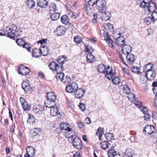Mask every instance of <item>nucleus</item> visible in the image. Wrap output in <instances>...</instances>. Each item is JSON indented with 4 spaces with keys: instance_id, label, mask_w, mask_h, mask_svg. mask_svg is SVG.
I'll list each match as a JSON object with an SVG mask.
<instances>
[{
    "instance_id": "nucleus-8",
    "label": "nucleus",
    "mask_w": 157,
    "mask_h": 157,
    "mask_svg": "<svg viewBox=\"0 0 157 157\" xmlns=\"http://www.w3.org/2000/svg\"><path fill=\"white\" fill-rule=\"evenodd\" d=\"M74 93L75 97L76 98L78 99H80L84 97L85 94V91L84 89L78 88Z\"/></svg>"
},
{
    "instance_id": "nucleus-7",
    "label": "nucleus",
    "mask_w": 157,
    "mask_h": 157,
    "mask_svg": "<svg viewBox=\"0 0 157 157\" xmlns=\"http://www.w3.org/2000/svg\"><path fill=\"white\" fill-rule=\"evenodd\" d=\"M72 143L73 145L75 148L79 150L82 149V143L80 139L75 137Z\"/></svg>"
},
{
    "instance_id": "nucleus-34",
    "label": "nucleus",
    "mask_w": 157,
    "mask_h": 157,
    "mask_svg": "<svg viewBox=\"0 0 157 157\" xmlns=\"http://www.w3.org/2000/svg\"><path fill=\"white\" fill-rule=\"evenodd\" d=\"M138 4H140V6L142 8H144L148 5V3L144 0H138L137 1Z\"/></svg>"
},
{
    "instance_id": "nucleus-31",
    "label": "nucleus",
    "mask_w": 157,
    "mask_h": 157,
    "mask_svg": "<svg viewBox=\"0 0 157 157\" xmlns=\"http://www.w3.org/2000/svg\"><path fill=\"white\" fill-rule=\"evenodd\" d=\"M67 58L66 57L64 56H60L57 60V62L61 65H62V64L67 61Z\"/></svg>"
},
{
    "instance_id": "nucleus-13",
    "label": "nucleus",
    "mask_w": 157,
    "mask_h": 157,
    "mask_svg": "<svg viewBox=\"0 0 157 157\" xmlns=\"http://www.w3.org/2000/svg\"><path fill=\"white\" fill-rule=\"evenodd\" d=\"M147 8L148 11L153 12L156 9V4L153 1L151 2L148 3Z\"/></svg>"
},
{
    "instance_id": "nucleus-62",
    "label": "nucleus",
    "mask_w": 157,
    "mask_h": 157,
    "mask_svg": "<svg viewBox=\"0 0 157 157\" xmlns=\"http://www.w3.org/2000/svg\"><path fill=\"white\" fill-rule=\"evenodd\" d=\"M77 124L78 125V127L80 128H82L85 126L84 124L81 122H78Z\"/></svg>"
},
{
    "instance_id": "nucleus-20",
    "label": "nucleus",
    "mask_w": 157,
    "mask_h": 157,
    "mask_svg": "<svg viewBox=\"0 0 157 157\" xmlns=\"http://www.w3.org/2000/svg\"><path fill=\"white\" fill-rule=\"evenodd\" d=\"M42 49L35 48L33 51V55L35 58H38L40 56Z\"/></svg>"
},
{
    "instance_id": "nucleus-56",
    "label": "nucleus",
    "mask_w": 157,
    "mask_h": 157,
    "mask_svg": "<svg viewBox=\"0 0 157 157\" xmlns=\"http://www.w3.org/2000/svg\"><path fill=\"white\" fill-rule=\"evenodd\" d=\"M151 12L152 13L151 18H152L154 21H155L157 20V12L155 11Z\"/></svg>"
},
{
    "instance_id": "nucleus-24",
    "label": "nucleus",
    "mask_w": 157,
    "mask_h": 157,
    "mask_svg": "<svg viewBox=\"0 0 157 157\" xmlns=\"http://www.w3.org/2000/svg\"><path fill=\"white\" fill-rule=\"evenodd\" d=\"M87 61L88 63H92L95 61L94 56L91 54H89L86 56Z\"/></svg>"
},
{
    "instance_id": "nucleus-37",
    "label": "nucleus",
    "mask_w": 157,
    "mask_h": 157,
    "mask_svg": "<svg viewBox=\"0 0 157 157\" xmlns=\"http://www.w3.org/2000/svg\"><path fill=\"white\" fill-rule=\"evenodd\" d=\"M154 21L151 17H147L145 18L144 20V23L147 25H148L151 23H154Z\"/></svg>"
},
{
    "instance_id": "nucleus-64",
    "label": "nucleus",
    "mask_w": 157,
    "mask_h": 157,
    "mask_svg": "<svg viewBox=\"0 0 157 157\" xmlns=\"http://www.w3.org/2000/svg\"><path fill=\"white\" fill-rule=\"evenodd\" d=\"M152 117L155 119H157V112L153 111Z\"/></svg>"
},
{
    "instance_id": "nucleus-30",
    "label": "nucleus",
    "mask_w": 157,
    "mask_h": 157,
    "mask_svg": "<svg viewBox=\"0 0 157 157\" xmlns=\"http://www.w3.org/2000/svg\"><path fill=\"white\" fill-rule=\"evenodd\" d=\"M116 155V152L113 149H110L108 152V155L109 157H114Z\"/></svg>"
},
{
    "instance_id": "nucleus-36",
    "label": "nucleus",
    "mask_w": 157,
    "mask_h": 157,
    "mask_svg": "<svg viewBox=\"0 0 157 157\" xmlns=\"http://www.w3.org/2000/svg\"><path fill=\"white\" fill-rule=\"evenodd\" d=\"M33 110L34 112L36 113L41 114L43 111V108L40 106H38V107H35L33 108Z\"/></svg>"
},
{
    "instance_id": "nucleus-59",
    "label": "nucleus",
    "mask_w": 157,
    "mask_h": 157,
    "mask_svg": "<svg viewBox=\"0 0 157 157\" xmlns=\"http://www.w3.org/2000/svg\"><path fill=\"white\" fill-rule=\"evenodd\" d=\"M86 51L88 52L89 54H91V53L93 52L94 51V49H93L92 46H90L89 48H88L87 47H86L85 48Z\"/></svg>"
},
{
    "instance_id": "nucleus-27",
    "label": "nucleus",
    "mask_w": 157,
    "mask_h": 157,
    "mask_svg": "<svg viewBox=\"0 0 157 157\" xmlns=\"http://www.w3.org/2000/svg\"><path fill=\"white\" fill-rule=\"evenodd\" d=\"M61 20L62 23L64 24L67 25L69 22V18L66 15H64L62 16Z\"/></svg>"
},
{
    "instance_id": "nucleus-28",
    "label": "nucleus",
    "mask_w": 157,
    "mask_h": 157,
    "mask_svg": "<svg viewBox=\"0 0 157 157\" xmlns=\"http://www.w3.org/2000/svg\"><path fill=\"white\" fill-rule=\"evenodd\" d=\"M105 66L103 64H99L98 67V70L101 73H104L105 72Z\"/></svg>"
},
{
    "instance_id": "nucleus-38",
    "label": "nucleus",
    "mask_w": 157,
    "mask_h": 157,
    "mask_svg": "<svg viewBox=\"0 0 157 157\" xmlns=\"http://www.w3.org/2000/svg\"><path fill=\"white\" fill-rule=\"evenodd\" d=\"M60 17V14L58 13H54L52 14L51 18L52 20L55 21L58 19Z\"/></svg>"
},
{
    "instance_id": "nucleus-3",
    "label": "nucleus",
    "mask_w": 157,
    "mask_h": 157,
    "mask_svg": "<svg viewBox=\"0 0 157 157\" xmlns=\"http://www.w3.org/2000/svg\"><path fill=\"white\" fill-rule=\"evenodd\" d=\"M3 33H2L0 30V36H6L11 38H13L15 36L17 37L19 35L18 32L16 31L15 29L13 30L8 27H6L3 29Z\"/></svg>"
},
{
    "instance_id": "nucleus-32",
    "label": "nucleus",
    "mask_w": 157,
    "mask_h": 157,
    "mask_svg": "<svg viewBox=\"0 0 157 157\" xmlns=\"http://www.w3.org/2000/svg\"><path fill=\"white\" fill-rule=\"evenodd\" d=\"M64 76V74L63 72L57 73L56 75V79L58 81H63Z\"/></svg>"
},
{
    "instance_id": "nucleus-17",
    "label": "nucleus",
    "mask_w": 157,
    "mask_h": 157,
    "mask_svg": "<svg viewBox=\"0 0 157 157\" xmlns=\"http://www.w3.org/2000/svg\"><path fill=\"white\" fill-rule=\"evenodd\" d=\"M155 128L154 127L151 125H147L145 127L144 132H146L147 134L150 135L153 132Z\"/></svg>"
},
{
    "instance_id": "nucleus-33",
    "label": "nucleus",
    "mask_w": 157,
    "mask_h": 157,
    "mask_svg": "<svg viewBox=\"0 0 157 157\" xmlns=\"http://www.w3.org/2000/svg\"><path fill=\"white\" fill-rule=\"evenodd\" d=\"M85 4L86 5V7H85V8L86 10V12L88 14L90 15L92 13L93 9L91 8V7L93 6H90L87 3H86V4L85 2Z\"/></svg>"
},
{
    "instance_id": "nucleus-44",
    "label": "nucleus",
    "mask_w": 157,
    "mask_h": 157,
    "mask_svg": "<svg viewBox=\"0 0 157 157\" xmlns=\"http://www.w3.org/2000/svg\"><path fill=\"white\" fill-rule=\"evenodd\" d=\"M35 122V118L31 115H29V117L27 121V122L30 124H33Z\"/></svg>"
},
{
    "instance_id": "nucleus-5",
    "label": "nucleus",
    "mask_w": 157,
    "mask_h": 157,
    "mask_svg": "<svg viewBox=\"0 0 157 157\" xmlns=\"http://www.w3.org/2000/svg\"><path fill=\"white\" fill-rule=\"evenodd\" d=\"M121 33L115 32L114 33L113 36L115 40V43L119 46H122L124 43L125 39L122 36H121Z\"/></svg>"
},
{
    "instance_id": "nucleus-48",
    "label": "nucleus",
    "mask_w": 157,
    "mask_h": 157,
    "mask_svg": "<svg viewBox=\"0 0 157 157\" xmlns=\"http://www.w3.org/2000/svg\"><path fill=\"white\" fill-rule=\"evenodd\" d=\"M104 28L106 30H112L113 29V25L109 23H107L104 26Z\"/></svg>"
},
{
    "instance_id": "nucleus-12",
    "label": "nucleus",
    "mask_w": 157,
    "mask_h": 157,
    "mask_svg": "<svg viewBox=\"0 0 157 157\" xmlns=\"http://www.w3.org/2000/svg\"><path fill=\"white\" fill-rule=\"evenodd\" d=\"M122 53L125 56V55L129 53L132 51V47L129 45L125 44L123 45L122 47Z\"/></svg>"
},
{
    "instance_id": "nucleus-26",
    "label": "nucleus",
    "mask_w": 157,
    "mask_h": 157,
    "mask_svg": "<svg viewBox=\"0 0 157 157\" xmlns=\"http://www.w3.org/2000/svg\"><path fill=\"white\" fill-rule=\"evenodd\" d=\"M59 125L60 129L64 131V132L67 131V130L70 128L69 127V124L66 123L62 122Z\"/></svg>"
},
{
    "instance_id": "nucleus-45",
    "label": "nucleus",
    "mask_w": 157,
    "mask_h": 157,
    "mask_svg": "<svg viewBox=\"0 0 157 157\" xmlns=\"http://www.w3.org/2000/svg\"><path fill=\"white\" fill-rule=\"evenodd\" d=\"M105 135L106 139L108 140H111L114 139V135L112 133H108Z\"/></svg>"
},
{
    "instance_id": "nucleus-21",
    "label": "nucleus",
    "mask_w": 157,
    "mask_h": 157,
    "mask_svg": "<svg viewBox=\"0 0 157 157\" xmlns=\"http://www.w3.org/2000/svg\"><path fill=\"white\" fill-rule=\"evenodd\" d=\"M26 153L31 155L32 156H33L35 154V149L32 146L28 147L26 149Z\"/></svg>"
},
{
    "instance_id": "nucleus-63",
    "label": "nucleus",
    "mask_w": 157,
    "mask_h": 157,
    "mask_svg": "<svg viewBox=\"0 0 157 157\" xmlns=\"http://www.w3.org/2000/svg\"><path fill=\"white\" fill-rule=\"evenodd\" d=\"M22 47L23 48H25L29 52H30V47H29V45L27 44L26 43H25Z\"/></svg>"
},
{
    "instance_id": "nucleus-53",
    "label": "nucleus",
    "mask_w": 157,
    "mask_h": 157,
    "mask_svg": "<svg viewBox=\"0 0 157 157\" xmlns=\"http://www.w3.org/2000/svg\"><path fill=\"white\" fill-rule=\"evenodd\" d=\"M16 42L19 46H23L25 43V41L21 39H18L17 40Z\"/></svg>"
},
{
    "instance_id": "nucleus-9",
    "label": "nucleus",
    "mask_w": 157,
    "mask_h": 157,
    "mask_svg": "<svg viewBox=\"0 0 157 157\" xmlns=\"http://www.w3.org/2000/svg\"><path fill=\"white\" fill-rule=\"evenodd\" d=\"M155 72L154 70L148 71L145 72V77L150 80H153L155 78Z\"/></svg>"
},
{
    "instance_id": "nucleus-35",
    "label": "nucleus",
    "mask_w": 157,
    "mask_h": 157,
    "mask_svg": "<svg viewBox=\"0 0 157 157\" xmlns=\"http://www.w3.org/2000/svg\"><path fill=\"white\" fill-rule=\"evenodd\" d=\"M27 5L29 8L31 9L35 6V2L33 0H28Z\"/></svg>"
},
{
    "instance_id": "nucleus-22",
    "label": "nucleus",
    "mask_w": 157,
    "mask_h": 157,
    "mask_svg": "<svg viewBox=\"0 0 157 157\" xmlns=\"http://www.w3.org/2000/svg\"><path fill=\"white\" fill-rule=\"evenodd\" d=\"M153 67V64L151 63H149L146 65L145 66L143 67V70L145 73L148 71L152 70Z\"/></svg>"
},
{
    "instance_id": "nucleus-11",
    "label": "nucleus",
    "mask_w": 157,
    "mask_h": 157,
    "mask_svg": "<svg viewBox=\"0 0 157 157\" xmlns=\"http://www.w3.org/2000/svg\"><path fill=\"white\" fill-rule=\"evenodd\" d=\"M29 69L25 66H21L19 68L18 73L19 74L25 75L29 74Z\"/></svg>"
},
{
    "instance_id": "nucleus-46",
    "label": "nucleus",
    "mask_w": 157,
    "mask_h": 157,
    "mask_svg": "<svg viewBox=\"0 0 157 157\" xmlns=\"http://www.w3.org/2000/svg\"><path fill=\"white\" fill-rule=\"evenodd\" d=\"M123 92L124 94H126L130 93V89L128 85H125L124 86Z\"/></svg>"
},
{
    "instance_id": "nucleus-51",
    "label": "nucleus",
    "mask_w": 157,
    "mask_h": 157,
    "mask_svg": "<svg viewBox=\"0 0 157 157\" xmlns=\"http://www.w3.org/2000/svg\"><path fill=\"white\" fill-rule=\"evenodd\" d=\"M74 40V42L76 44H79L82 41L81 37L79 36H75Z\"/></svg>"
},
{
    "instance_id": "nucleus-15",
    "label": "nucleus",
    "mask_w": 157,
    "mask_h": 157,
    "mask_svg": "<svg viewBox=\"0 0 157 157\" xmlns=\"http://www.w3.org/2000/svg\"><path fill=\"white\" fill-rule=\"evenodd\" d=\"M37 4L40 7L45 8L48 5V2L46 0H37Z\"/></svg>"
},
{
    "instance_id": "nucleus-10",
    "label": "nucleus",
    "mask_w": 157,
    "mask_h": 157,
    "mask_svg": "<svg viewBox=\"0 0 157 157\" xmlns=\"http://www.w3.org/2000/svg\"><path fill=\"white\" fill-rule=\"evenodd\" d=\"M105 76L108 79H111L114 75V74L112 72V67L109 66H107V68L105 69Z\"/></svg>"
},
{
    "instance_id": "nucleus-39",
    "label": "nucleus",
    "mask_w": 157,
    "mask_h": 157,
    "mask_svg": "<svg viewBox=\"0 0 157 157\" xmlns=\"http://www.w3.org/2000/svg\"><path fill=\"white\" fill-rule=\"evenodd\" d=\"M112 78V81L114 84L117 85L120 83V79L119 77L116 76L113 78V77Z\"/></svg>"
},
{
    "instance_id": "nucleus-25",
    "label": "nucleus",
    "mask_w": 157,
    "mask_h": 157,
    "mask_svg": "<svg viewBox=\"0 0 157 157\" xmlns=\"http://www.w3.org/2000/svg\"><path fill=\"white\" fill-rule=\"evenodd\" d=\"M101 34L103 36H104L106 37L107 39L106 40V42L108 43H109L110 42L109 40L111 41V40L110 38V36L109 35L108 33L107 32H106L104 31L103 30H102L101 31Z\"/></svg>"
},
{
    "instance_id": "nucleus-49",
    "label": "nucleus",
    "mask_w": 157,
    "mask_h": 157,
    "mask_svg": "<svg viewBox=\"0 0 157 157\" xmlns=\"http://www.w3.org/2000/svg\"><path fill=\"white\" fill-rule=\"evenodd\" d=\"M57 65V64L55 62H52L50 64L49 66V67L51 70L52 71H54L56 68V67Z\"/></svg>"
},
{
    "instance_id": "nucleus-50",
    "label": "nucleus",
    "mask_w": 157,
    "mask_h": 157,
    "mask_svg": "<svg viewBox=\"0 0 157 157\" xmlns=\"http://www.w3.org/2000/svg\"><path fill=\"white\" fill-rule=\"evenodd\" d=\"M62 67V65L59 66L57 64L55 69V70L57 71V73L63 72L62 71H63V68Z\"/></svg>"
},
{
    "instance_id": "nucleus-16",
    "label": "nucleus",
    "mask_w": 157,
    "mask_h": 157,
    "mask_svg": "<svg viewBox=\"0 0 157 157\" xmlns=\"http://www.w3.org/2000/svg\"><path fill=\"white\" fill-rule=\"evenodd\" d=\"M64 133V136L68 138H72L74 136L75 133L74 131H72L71 129L70 128L67 129V131L63 132Z\"/></svg>"
},
{
    "instance_id": "nucleus-47",
    "label": "nucleus",
    "mask_w": 157,
    "mask_h": 157,
    "mask_svg": "<svg viewBox=\"0 0 157 157\" xmlns=\"http://www.w3.org/2000/svg\"><path fill=\"white\" fill-rule=\"evenodd\" d=\"M127 97L131 102H133L135 100V96L132 93H130L128 94Z\"/></svg>"
},
{
    "instance_id": "nucleus-57",
    "label": "nucleus",
    "mask_w": 157,
    "mask_h": 157,
    "mask_svg": "<svg viewBox=\"0 0 157 157\" xmlns=\"http://www.w3.org/2000/svg\"><path fill=\"white\" fill-rule=\"evenodd\" d=\"M144 114V120L146 121H148L151 117V115L147 113Z\"/></svg>"
},
{
    "instance_id": "nucleus-18",
    "label": "nucleus",
    "mask_w": 157,
    "mask_h": 157,
    "mask_svg": "<svg viewBox=\"0 0 157 157\" xmlns=\"http://www.w3.org/2000/svg\"><path fill=\"white\" fill-rule=\"evenodd\" d=\"M65 29L62 26H59L56 29V32L58 36H61L63 35L65 32Z\"/></svg>"
},
{
    "instance_id": "nucleus-6",
    "label": "nucleus",
    "mask_w": 157,
    "mask_h": 157,
    "mask_svg": "<svg viewBox=\"0 0 157 157\" xmlns=\"http://www.w3.org/2000/svg\"><path fill=\"white\" fill-rule=\"evenodd\" d=\"M78 88V85L76 83L72 82L66 86L65 90L67 92L72 93H74Z\"/></svg>"
},
{
    "instance_id": "nucleus-52",
    "label": "nucleus",
    "mask_w": 157,
    "mask_h": 157,
    "mask_svg": "<svg viewBox=\"0 0 157 157\" xmlns=\"http://www.w3.org/2000/svg\"><path fill=\"white\" fill-rule=\"evenodd\" d=\"M132 71L133 72L137 74L140 73L139 68L137 66L132 67Z\"/></svg>"
},
{
    "instance_id": "nucleus-41",
    "label": "nucleus",
    "mask_w": 157,
    "mask_h": 157,
    "mask_svg": "<svg viewBox=\"0 0 157 157\" xmlns=\"http://www.w3.org/2000/svg\"><path fill=\"white\" fill-rule=\"evenodd\" d=\"M134 154L133 150L131 148L127 149L125 151V154L128 157H132Z\"/></svg>"
},
{
    "instance_id": "nucleus-61",
    "label": "nucleus",
    "mask_w": 157,
    "mask_h": 157,
    "mask_svg": "<svg viewBox=\"0 0 157 157\" xmlns=\"http://www.w3.org/2000/svg\"><path fill=\"white\" fill-rule=\"evenodd\" d=\"M79 108L81 110L83 111L85 109V105L83 103H80L79 105Z\"/></svg>"
},
{
    "instance_id": "nucleus-54",
    "label": "nucleus",
    "mask_w": 157,
    "mask_h": 157,
    "mask_svg": "<svg viewBox=\"0 0 157 157\" xmlns=\"http://www.w3.org/2000/svg\"><path fill=\"white\" fill-rule=\"evenodd\" d=\"M22 105V107L24 110H27L29 109L30 106L26 102Z\"/></svg>"
},
{
    "instance_id": "nucleus-4",
    "label": "nucleus",
    "mask_w": 157,
    "mask_h": 157,
    "mask_svg": "<svg viewBox=\"0 0 157 157\" xmlns=\"http://www.w3.org/2000/svg\"><path fill=\"white\" fill-rule=\"evenodd\" d=\"M118 54L121 61L124 64L127 66V64L126 63L125 61H124L123 58L125 56L127 62L130 64H133L135 62L136 59L135 56L134 55L131 53H128L126 54V56L125 55V56H123L122 54L119 52H118Z\"/></svg>"
},
{
    "instance_id": "nucleus-14",
    "label": "nucleus",
    "mask_w": 157,
    "mask_h": 157,
    "mask_svg": "<svg viewBox=\"0 0 157 157\" xmlns=\"http://www.w3.org/2000/svg\"><path fill=\"white\" fill-rule=\"evenodd\" d=\"M100 13H102L101 19L102 21H106L109 20L111 14L109 12L105 10L104 12Z\"/></svg>"
},
{
    "instance_id": "nucleus-58",
    "label": "nucleus",
    "mask_w": 157,
    "mask_h": 157,
    "mask_svg": "<svg viewBox=\"0 0 157 157\" xmlns=\"http://www.w3.org/2000/svg\"><path fill=\"white\" fill-rule=\"evenodd\" d=\"M71 78L69 76L67 75L64 78L63 77V83H65L66 82L68 83L71 81Z\"/></svg>"
},
{
    "instance_id": "nucleus-29",
    "label": "nucleus",
    "mask_w": 157,
    "mask_h": 157,
    "mask_svg": "<svg viewBox=\"0 0 157 157\" xmlns=\"http://www.w3.org/2000/svg\"><path fill=\"white\" fill-rule=\"evenodd\" d=\"M103 128L101 127H99L98 129L96 132V134L99 137V140H101V136L104 133V131H103Z\"/></svg>"
},
{
    "instance_id": "nucleus-40",
    "label": "nucleus",
    "mask_w": 157,
    "mask_h": 157,
    "mask_svg": "<svg viewBox=\"0 0 157 157\" xmlns=\"http://www.w3.org/2000/svg\"><path fill=\"white\" fill-rule=\"evenodd\" d=\"M57 7L56 4L54 2H52L50 4L49 6V10L51 11H55L57 10Z\"/></svg>"
},
{
    "instance_id": "nucleus-43",
    "label": "nucleus",
    "mask_w": 157,
    "mask_h": 157,
    "mask_svg": "<svg viewBox=\"0 0 157 157\" xmlns=\"http://www.w3.org/2000/svg\"><path fill=\"white\" fill-rule=\"evenodd\" d=\"M42 48H43L42 50L43 51H42L41 53L42 54L43 56H47L49 52V49L47 47H42Z\"/></svg>"
},
{
    "instance_id": "nucleus-60",
    "label": "nucleus",
    "mask_w": 157,
    "mask_h": 157,
    "mask_svg": "<svg viewBox=\"0 0 157 157\" xmlns=\"http://www.w3.org/2000/svg\"><path fill=\"white\" fill-rule=\"evenodd\" d=\"M140 108L141 111L144 114L147 113V109L146 107L141 106Z\"/></svg>"
},
{
    "instance_id": "nucleus-1",
    "label": "nucleus",
    "mask_w": 157,
    "mask_h": 157,
    "mask_svg": "<svg viewBox=\"0 0 157 157\" xmlns=\"http://www.w3.org/2000/svg\"><path fill=\"white\" fill-rule=\"evenodd\" d=\"M86 4L90 6H95L99 12H104L106 10V3L104 0H84Z\"/></svg>"
},
{
    "instance_id": "nucleus-55",
    "label": "nucleus",
    "mask_w": 157,
    "mask_h": 157,
    "mask_svg": "<svg viewBox=\"0 0 157 157\" xmlns=\"http://www.w3.org/2000/svg\"><path fill=\"white\" fill-rule=\"evenodd\" d=\"M40 131V128H35L33 130V136H35L38 135Z\"/></svg>"
},
{
    "instance_id": "nucleus-42",
    "label": "nucleus",
    "mask_w": 157,
    "mask_h": 157,
    "mask_svg": "<svg viewBox=\"0 0 157 157\" xmlns=\"http://www.w3.org/2000/svg\"><path fill=\"white\" fill-rule=\"evenodd\" d=\"M101 148L105 150L109 148V143L107 141H104L101 144Z\"/></svg>"
},
{
    "instance_id": "nucleus-19",
    "label": "nucleus",
    "mask_w": 157,
    "mask_h": 157,
    "mask_svg": "<svg viewBox=\"0 0 157 157\" xmlns=\"http://www.w3.org/2000/svg\"><path fill=\"white\" fill-rule=\"evenodd\" d=\"M51 108L50 110V114L52 116H58L59 117V116L60 115V113L58 110L57 108L55 107Z\"/></svg>"
},
{
    "instance_id": "nucleus-23",
    "label": "nucleus",
    "mask_w": 157,
    "mask_h": 157,
    "mask_svg": "<svg viewBox=\"0 0 157 157\" xmlns=\"http://www.w3.org/2000/svg\"><path fill=\"white\" fill-rule=\"evenodd\" d=\"M21 86L25 92H28L30 89L29 85L25 82H22Z\"/></svg>"
},
{
    "instance_id": "nucleus-2",
    "label": "nucleus",
    "mask_w": 157,
    "mask_h": 157,
    "mask_svg": "<svg viewBox=\"0 0 157 157\" xmlns=\"http://www.w3.org/2000/svg\"><path fill=\"white\" fill-rule=\"evenodd\" d=\"M47 98L45 101V106L49 108L55 107L56 105V96L53 92H50L47 94Z\"/></svg>"
}]
</instances>
